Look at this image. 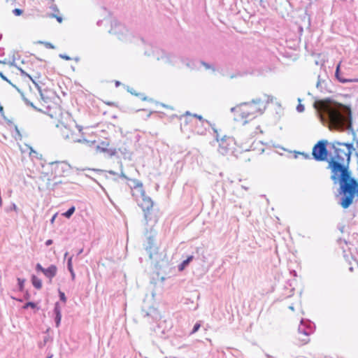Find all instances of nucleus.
<instances>
[{
    "label": "nucleus",
    "mask_w": 358,
    "mask_h": 358,
    "mask_svg": "<svg viewBox=\"0 0 358 358\" xmlns=\"http://www.w3.org/2000/svg\"><path fill=\"white\" fill-rule=\"evenodd\" d=\"M349 164L345 162L329 159L328 168L331 171V178L342 183L341 189L343 196L340 204L343 208H348L353 202L354 198L358 197V182L350 177L348 169Z\"/></svg>",
    "instance_id": "f257e3e1"
},
{
    "label": "nucleus",
    "mask_w": 358,
    "mask_h": 358,
    "mask_svg": "<svg viewBox=\"0 0 358 358\" xmlns=\"http://www.w3.org/2000/svg\"><path fill=\"white\" fill-rule=\"evenodd\" d=\"M268 101V98L264 101L257 99L251 102L242 103L231 108V111L234 113L236 120L243 121L245 124L262 115L266 108Z\"/></svg>",
    "instance_id": "f03ea898"
},
{
    "label": "nucleus",
    "mask_w": 358,
    "mask_h": 358,
    "mask_svg": "<svg viewBox=\"0 0 358 358\" xmlns=\"http://www.w3.org/2000/svg\"><path fill=\"white\" fill-rule=\"evenodd\" d=\"M152 52L150 53L145 51V54L148 55H152L157 60L161 61L164 64L176 66L180 67V64H185L187 67L190 69H199L201 66H205L206 69L210 68V66L203 62L198 60H192L188 62H185L184 59H180L178 55L173 52H166L163 49L158 47H151Z\"/></svg>",
    "instance_id": "7ed1b4c3"
},
{
    "label": "nucleus",
    "mask_w": 358,
    "mask_h": 358,
    "mask_svg": "<svg viewBox=\"0 0 358 358\" xmlns=\"http://www.w3.org/2000/svg\"><path fill=\"white\" fill-rule=\"evenodd\" d=\"M127 185L131 189L133 199L144 212L145 219L148 220V213L153 207V201L146 195L143 183L141 181L136 179H129Z\"/></svg>",
    "instance_id": "20e7f679"
},
{
    "label": "nucleus",
    "mask_w": 358,
    "mask_h": 358,
    "mask_svg": "<svg viewBox=\"0 0 358 358\" xmlns=\"http://www.w3.org/2000/svg\"><path fill=\"white\" fill-rule=\"evenodd\" d=\"M334 155L330 159L350 163L351 154L354 150L352 143L334 142L332 143Z\"/></svg>",
    "instance_id": "39448f33"
},
{
    "label": "nucleus",
    "mask_w": 358,
    "mask_h": 358,
    "mask_svg": "<svg viewBox=\"0 0 358 358\" xmlns=\"http://www.w3.org/2000/svg\"><path fill=\"white\" fill-rule=\"evenodd\" d=\"M328 142L326 140L318 141L313 148L312 155L316 161L324 162L328 159Z\"/></svg>",
    "instance_id": "423d86ee"
},
{
    "label": "nucleus",
    "mask_w": 358,
    "mask_h": 358,
    "mask_svg": "<svg viewBox=\"0 0 358 358\" xmlns=\"http://www.w3.org/2000/svg\"><path fill=\"white\" fill-rule=\"evenodd\" d=\"M213 130L215 133L216 140L218 142V152L223 155L232 152L235 144L233 138L224 136L220 140H219L217 130L215 129H213Z\"/></svg>",
    "instance_id": "0eeeda50"
},
{
    "label": "nucleus",
    "mask_w": 358,
    "mask_h": 358,
    "mask_svg": "<svg viewBox=\"0 0 358 358\" xmlns=\"http://www.w3.org/2000/svg\"><path fill=\"white\" fill-rule=\"evenodd\" d=\"M74 126L78 128L79 132L82 131V127L77 126L75 123H72V125H64L62 124L61 131L64 138L69 140L72 142L81 143L87 141L85 139H80L77 138L76 134L73 131L72 127Z\"/></svg>",
    "instance_id": "6e6552de"
},
{
    "label": "nucleus",
    "mask_w": 358,
    "mask_h": 358,
    "mask_svg": "<svg viewBox=\"0 0 358 358\" xmlns=\"http://www.w3.org/2000/svg\"><path fill=\"white\" fill-rule=\"evenodd\" d=\"M52 171L57 176H63L69 173L71 166L66 162H53L50 163Z\"/></svg>",
    "instance_id": "1a4fd4ad"
},
{
    "label": "nucleus",
    "mask_w": 358,
    "mask_h": 358,
    "mask_svg": "<svg viewBox=\"0 0 358 358\" xmlns=\"http://www.w3.org/2000/svg\"><path fill=\"white\" fill-rule=\"evenodd\" d=\"M192 127H193L191 128L192 131L199 135H203L206 134L207 129L210 127V124L208 121L204 120L201 115H199Z\"/></svg>",
    "instance_id": "9d476101"
},
{
    "label": "nucleus",
    "mask_w": 358,
    "mask_h": 358,
    "mask_svg": "<svg viewBox=\"0 0 358 358\" xmlns=\"http://www.w3.org/2000/svg\"><path fill=\"white\" fill-rule=\"evenodd\" d=\"M110 32L117 35L118 38L122 41H126L127 36L130 34L125 26L117 22H114L112 24Z\"/></svg>",
    "instance_id": "9b49d317"
},
{
    "label": "nucleus",
    "mask_w": 358,
    "mask_h": 358,
    "mask_svg": "<svg viewBox=\"0 0 358 358\" xmlns=\"http://www.w3.org/2000/svg\"><path fill=\"white\" fill-rule=\"evenodd\" d=\"M329 116L331 124L336 127H343L346 122V117L337 110H330Z\"/></svg>",
    "instance_id": "f8f14e48"
},
{
    "label": "nucleus",
    "mask_w": 358,
    "mask_h": 358,
    "mask_svg": "<svg viewBox=\"0 0 358 358\" xmlns=\"http://www.w3.org/2000/svg\"><path fill=\"white\" fill-rule=\"evenodd\" d=\"M146 251L149 254L150 259L157 261L159 257V249L155 245V239L152 236L148 238V243L145 247Z\"/></svg>",
    "instance_id": "ddd939ff"
},
{
    "label": "nucleus",
    "mask_w": 358,
    "mask_h": 358,
    "mask_svg": "<svg viewBox=\"0 0 358 358\" xmlns=\"http://www.w3.org/2000/svg\"><path fill=\"white\" fill-rule=\"evenodd\" d=\"M36 270L42 272L45 276L49 279L50 282H52V278L56 275L57 272V266L53 264L50 265L47 268H44L41 264H37L36 265Z\"/></svg>",
    "instance_id": "4468645a"
},
{
    "label": "nucleus",
    "mask_w": 358,
    "mask_h": 358,
    "mask_svg": "<svg viewBox=\"0 0 358 358\" xmlns=\"http://www.w3.org/2000/svg\"><path fill=\"white\" fill-rule=\"evenodd\" d=\"M198 115H191L189 112H187L186 114L181 117V128H185L187 126H189V129L191 130V128H192L194 123L198 117Z\"/></svg>",
    "instance_id": "2eb2a0df"
},
{
    "label": "nucleus",
    "mask_w": 358,
    "mask_h": 358,
    "mask_svg": "<svg viewBox=\"0 0 358 358\" xmlns=\"http://www.w3.org/2000/svg\"><path fill=\"white\" fill-rule=\"evenodd\" d=\"M266 148V145H264L263 143L260 141H253L250 146V150H257V152H259V154H262V152H264Z\"/></svg>",
    "instance_id": "dca6fc26"
},
{
    "label": "nucleus",
    "mask_w": 358,
    "mask_h": 358,
    "mask_svg": "<svg viewBox=\"0 0 358 358\" xmlns=\"http://www.w3.org/2000/svg\"><path fill=\"white\" fill-rule=\"evenodd\" d=\"M297 340L299 345H304L310 342L309 335L306 332L299 331Z\"/></svg>",
    "instance_id": "f3484780"
},
{
    "label": "nucleus",
    "mask_w": 358,
    "mask_h": 358,
    "mask_svg": "<svg viewBox=\"0 0 358 358\" xmlns=\"http://www.w3.org/2000/svg\"><path fill=\"white\" fill-rule=\"evenodd\" d=\"M341 62H340L337 66H336V72H335V76L336 77V78L341 83H347V82H358V79H354V80H347V79H345V78H343L341 76H340V68H341Z\"/></svg>",
    "instance_id": "a211bd4d"
},
{
    "label": "nucleus",
    "mask_w": 358,
    "mask_h": 358,
    "mask_svg": "<svg viewBox=\"0 0 358 358\" xmlns=\"http://www.w3.org/2000/svg\"><path fill=\"white\" fill-rule=\"evenodd\" d=\"M166 321H160L159 324H157V327L154 329L156 334L159 336H164L166 333V330L165 328H163L164 324H165Z\"/></svg>",
    "instance_id": "6ab92c4d"
},
{
    "label": "nucleus",
    "mask_w": 358,
    "mask_h": 358,
    "mask_svg": "<svg viewBox=\"0 0 358 358\" xmlns=\"http://www.w3.org/2000/svg\"><path fill=\"white\" fill-rule=\"evenodd\" d=\"M31 282H32L33 286L37 289H40L42 287L41 280L35 275H32Z\"/></svg>",
    "instance_id": "aec40b11"
},
{
    "label": "nucleus",
    "mask_w": 358,
    "mask_h": 358,
    "mask_svg": "<svg viewBox=\"0 0 358 358\" xmlns=\"http://www.w3.org/2000/svg\"><path fill=\"white\" fill-rule=\"evenodd\" d=\"M150 316H151L155 320H157L160 317L159 312L155 308L150 309V312L146 313L145 315V317Z\"/></svg>",
    "instance_id": "412c9836"
},
{
    "label": "nucleus",
    "mask_w": 358,
    "mask_h": 358,
    "mask_svg": "<svg viewBox=\"0 0 358 358\" xmlns=\"http://www.w3.org/2000/svg\"><path fill=\"white\" fill-rule=\"evenodd\" d=\"M75 210H76L75 206H72L67 211L64 213L62 214V215L64 217H65L66 218L69 219L72 216V215L74 213Z\"/></svg>",
    "instance_id": "4be33fe9"
},
{
    "label": "nucleus",
    "mask_w": 358,
    "mask_h": 358,
    "mask_svg": "<svg viewBox=\"0 0 358 358\" xmlns=\"http://www.w3.org/2000/svg\"><path fill=\"white\" fill-rule=\"evenodd\" d=\"M17 210H18V208L14 203H12L9 206H8L5 208V211L7 213H9L10 211L17 212Z\"/></svg>",
    "instance_id": "5701e85b"
},
{
    "label": "nucleus",
    "mask_w": 358,
    "mask_h": 358,
    "mask_svg": "<svg viewBox=\"0 0 358 358\" xmlns=\"http://www.w3.org/2000/svg\"><path fill=\"white\" fill-rule=\"evenodd\" d=\"M17 280L18 289L20 292H22L24 290L25 280L17 278Z\"/></svg>",
    "instance_id": "b1692460"
},
{
    "label": "nucleus",
    "mask_w": 358,
    "mask_h": 358,
    "mask_svg": "<svg viewBox=\"0 0 358 358\" xmlns=\"http://www.w3.org/2000/svg\"><path fill=\"white\" fill-rule=\"evenodd\" d=\"M201 327V321H198L194 326L192 331L190 332V334H195Z\"/></svg>",
    "instance_id": "393cba45"
},
{
    "label": "nucleus",
    "mask_w": 358,
    "mask_h": 358,
    "mask_svg": "<svg viewBox=\"0 0 358 358\" xmlns=\"http://www.w3.org/2000/svg\"><path fill=\"white\" fill-rule=\"evenodd\" d=\"M54 315H62L61 308L58 302H57L55 305L54 308Z\"/></svg>",
    "instance_id": "a878e982"
},
{
    "label": "nucleus",
    "mask_w": 358,
    "mask_h": 358,
    "mask_svg": "<svg viewBox=\"0 0 358 358\" xmlns=\"http://www.w3.org/2000/svg\"><path fill=\"white\" fill-rule=\"evenodd\" d=\"M62 315H55V322L57 327H58L60 325Z\"/></svg>",
    "instance_id": "bb28decb"
},
{
    "label": "nucleus",
    "mask_w": 358,
    "mask_h": 358,
    "mask_svg": "<svg viewBox=\"0 0 358 358\" xmlns=\"http://www.w3.org/2000/svg\"><path fill=\"white\" fill-rule=\"evenodd\" d=\"M17 69L20 71V75L22 76H25V77H27L29 78L30 80H32V78L27 73L25 72L22 68H20V67H17Z\"/></svg>",
    "instance_id": "cd10ccee"
},
{
    "label": "nucleus",
    "mask_w": 358,
    "mask_h": 358,
    "mask_svg": "<svg viewBox=\"0 0 358 358\" xmlns=\"http://www.w3.org/2000/svg\"><path fill=\"white\" fill-rule=\"evenodd\" d=\"M72 259H73V257H69L68 258V260H67V268L68 270H71L73 269V265H72Z\"/></svg>",
    "instance_id": "c85d7f7f"
},
{
    "label": "nucleus",
    "mask_w": 358,
    "mask_h": 358,
    "mask_svg": "<svg viewBox=\"0 0 358 358\" xmlns=\"http://www.w3.org/2000/svg\"><path fill=\"white\" fill-rule=\"evenodd\" d=\"M194 259V256L190 255L185 260L182 261V263L187 266Z\"/></svg>",
    "instance_id": "c756f323"
},
{
    "label": "nucleus",
    "mask_w": 358,
    "mask_h": 358,
    "mask_svg": "<svg viewBox=\"0 0 358 358\" xmlns=\"http://www.w3.org/2000/svg\"><path fill=\"white\" fill-rule=\"evenodd\" d=\"M29 307L34 308L36 307V304L34 302H27L23 306L24 309L28 308Z\"/></svg>",
    "instance_id": "7c9ffc66"
},
{
    "label": "nucleus",
    "mask_w": 358,
    "mask_h": 358,
    "mask_svg": "<svg viewBox=\"0 0 358 358\" xmlns=\"http://www.w3.org/2000/svg\"><path fill=\"white\" fill-rule=\"evenodd\" d=\"M59 299L65 303L66 301V297L65 296V294L61 291L59 292Z\"/></svg>",
    "instance_id": "2f4dec72"
},
{
    "label": "nucleus",
    "mask_w": 358,
    "mask_h": 358,
    "mask_svg": "<svg viewBox=\"0 0 358 358\" xmlns=\"http://www.w3.org/2000/svg\"><path fill=\"white\" fill-rule=\"evenodd\" d=\"M13 14L15 15L18 16V15H20L22 13V10L19 9V8H15L13 10Z\"/></svg>",
    "instance_id": "473e14b6"
},
{
    "label": "nucleus",
    "mask_w": 358,
    "mask_h": 358,
    "mask_svg": "<svg viewBox=\"0 0 358 358\" xmlns=\"http://www.w3.org/2000/svg\"><path fill=\"white\" fill-rule=\"evenodd\" d=\"M42 43L44 44V45L47 48H49V49H54L55 48V46L49 43V42H42Z\"/></svg>",
    "instance_id": "72a5a7b5"
},
{
    "label": "nucleus",
    "mask_w": 358,
    "mask_h": 358,
    "mask_svg": "<svg viewBox=\"0 0 358 358\" xmlns=\"http://www.w3.org/2000/svg\"><path fill=\"white\" fill-rule=\"evenodd\" d=\"M315 105H317L320 109H324V108L326 107L325 103H323L322 101H319L316 103Z\"/></svg>",
    "instance_id": "f704fd0d"
},
{
    "label": "nucleus",
    "mask_w": 358,
    "mask_h": 358,
    "mask_svg": "<svg viewBox=\"0 0 358 358\" xmlns=\"http://www.w3.org/2000/svg\"><path fill=\"white\" fill-rule=\"evenodd\" d=\"M59 57L60 58H62L64 59H66V60H71V57H69L68 55H64V54H60L59 55Z\"/></svg>",
    "instance_id": "c9c22d12"
},
{
    "label": "nucleus",
    "mask_w": 358,
    "mask_h": 358,
    "mask_svg": "<svg viewBox=\"0 0 358 358\" xmlns=\"http://www.w3.org/2000/svg\"><path fill=\"white\" fill-rule=\"evenodd\" d=\"M186 265H185L182 262L178 266L179 271H182L186 268Z\"/></svg>",
    "instance_id": "e433bc0d"
},
{
    "label": "nucleus",
    "mask_w": 358,
    "mask_h": 358,
    "mask_svg": "<svg viewBox=\"0 0 358 358\" xmlns=\"http://www.w3.org/2000/svg\"><path fill=\"white\" fill-rule=\"evenodd\" d=\"M69 271L70 272L71 278L73 280L75 279V277H76V274H75V272H74L73 269L69 270Z\"/></svg>",
    "instance_id": "4c0bfd02"
},
{
    "label": "nucleus",
    "mask_w": 358,
    "mask_h": 358,
    "mask_svg": "<svg viewBox=\"0 0 358 358\" xmlns=\"http://www.w3.org/2000/svg\"><path fill=\"white\" fill-rule=\"evenodd\" d=\"M120 176L121 178H125L127 180V182H129V178L122 171Z\"/></svg>",
    "instance_id": "58836bf2"
},
{
    "label": "nucleus",
    "mask_w": 358,
    "mask_h": 358,
    "mask_svg": "<svg viewBox=\"0 0 358 358\" xmlns=\"http://www.w3.org/2000/svg\"><path fill=\"white\" fill-rule=\"evenodd\" d=\"M0 77H1L3 80H6V81H7V82H8V83H10V81L8 80V78H6V76H5L2 73H1V72H0Z\"/></svg>",
    "instance_id": "ea45409f"
},
{
    "label": "nucleus",
    "mask_w": 358,
    "mask_h": 358,
    "mask_svg": "<svg viewBox=\"0 0 358 358\" xmlns=\"http://www.w3.org/2000/svg\"><path fill=\"white\" fill-rule=\"evenodd\" d=\"M52 240L48 239L45 241V244L46 246H49V245H52Z\"/></svg>",
    "instance_id": "a19ab883"
},
{
    "label": "nucleus",
    "mask_w": 358,
    "mask_h": 358,
    "mask_svg": "<svg viewBox=\"0 0 358 358\" xmlns=\"http://www.w3.org/2000/svg\"><path fill=\"white\" fill-rule=\"evenodd\" d=\"M52 17H55L57 18V20L59 22H62V17H56L55 15H53Z\"/></svg>",
    "instance_id": "79ce46f5"
},
{
    "label": "nucleus",
    "mask_w": 358,
    "mask_h": 358,
    "mask_svg": "<svg viewBox=\"0 0 358 358\" xmlns=\"http://www.w3.org/2000/svg\"><path fill=\"white\" fill-rule=\"evenodd\" d=\"M4 55V51L3 48H0V57H3Z\"/></svg>",
    "instance_id": "37998d69"
},
{
    "label": "nucleus",
    "mask_w": 358,
    "mask_h": 358,
    "mask_svg": "<svg viewBox=\"0 0 358 358\" xmlns=\"http://www.w3.org/2000/svg\"><path fill=\"white\" fill-rule=\"evenodd\" d=\"M3 106L0 104V113H1V114H3Z\"/></svg>",
    "instance_id": "c03bdc74"
},
{
    "label": "nucleus",
    "mask_w": 358,
    "mask_h": 358,
    "mask_svg": "<svg viewBox=\"0 0 358 358\" xmlns=\"http://www.w3.org/2000/svg\"><path fill=\"white\" fill-rule=\"evenodd\" d=\"M24 101H25V102H26V103H27V105H30V106H33V104H32L31 103H29V101H27V99H24Z\"/></svg>",
    "instance_id": "a18cd8bd"
},
{
    "label": "nucleus",
    "mask_w": 358,
    "mask_h": 358,
    "mask_svg": "<svg viewBox=\"0 0 358 358\" xmlns=\"http://www.w3.org/2000/svg\"><path fill=\"white\" fill-rule=\"evenodd\" d=\"M56 216H57V214H55V215L52 217V219H51V222H53L55 221V219Z\"/></svg>",
    "instance_id": "49530a36"
},
{
    "label": "nucleus",
    "mask_w": 358,
    "mask_h": 358,
    "mask_svg": "<svg viewBox=\"0 0 358 358\" xmlns=\"http://www.w3.org/2000/svg\"><path fill=\"white\" fill-rule=\"evenodd\" d=\"M52 8V10H58V9L57 8L56 6H53L51 7Z\"/></svg>",
    "instance_id": "de8ad7c7"
},
{
    "label": "nucleus",
    "mask_w": 358,
    "mask_h": 358,
    "mask_svg": "<svg viewBox=\"0 0 358 358\" xmlns=\"http://www.w3.org/2000/svg\"><path fill=\"white\" fill-rule=\"evenodd\" d=\"M241 187H242L243 189H244L245 190H248V188L246 186H245V185H241Z\"/></svg>",
    "instance_id": "09e8293b"
},
{
    "label": "nucleus",
    "mask_w": 358,
    "mask_h": 358,
    "mask_svg": "<svg viewBox=\"0 0 358 358\" xmlns=\"http://www.w3.org/2000/svg\"><path fill=\"white\" fill-rule=\"evenodd\" d=\"M120 85V83L119 81H116L115 85L117 87Z\"/></svg>",
    "instance_id": "8fccbe9b"
},
{
    "label": "nucleus",
    "mask_w": 358,
    "mask_h": 358,
    "mask_svg": "<svg viewBox=\"0 0 358 358\" xmlns=\"http://www.w3.org/2000/svg\"><path fill=\"white\" fill-rule=\"evenodd\" d=\"M83 252V249L79 250L78 255H80Z\"/></svg>",
    "instance_id": "3c124183"
},
{
    "label": "nucleus",
    "mask_w": 358,
    "mask_h": 358,
    "mask_svg": "<svg viewBox=\"0 0 358 358\" xmlns=\"http://www.w3.org/2000/svg\"><path fill=\"white\" fill-rule=\"evenodd\" d=\"M109 173L110 174H112V175H115V173L114 171H110Z\"/></svg>",
    "instance_id": "603ef678"
},
{
    "label": "nucleus",
    "mask_w": 358,
    "mask_h": 358,
    "mask_svg": "<svg viewBox=\"0 0 358 358\" xmlns=\"http://www.w3.org/2000/svg\"><path fill=\"white\" fill-rule=\"evenodd\" d=\"M101 20H99V21L97 22V24H98V25H100V24H101Z\"/></svg>",
    "instance_id": "864d4df0"
},
{
    "label": "nucleus",
    "mask_w": 358,
    "mask_h": 358,
    "mask_svg": "<svg viewBox=\"0 0 358 358\" xmlns=\"http://www.w3.org/2000/svg\"><path fill=\"white\" fill-rule=\"evenodd\" d=\"M68 252H66L65 254H64V257L66 258L67 255H68Z\"/></svg>",
    "instance_id": "5fc2aeb1"
},
{
    "label": "nucleus",
    "mask_w": 358,
    "mask_h": 358,
    "mask_svg": "<svg viewBox=\"0 0 358 358\" xmlns=\"http://www.w3.org/2000/svg\"><path fill=\"white\" fill-rule=\"evenodd\" d=\"M129 92L131 94H134V90H129Z\"/></svg>",
    "instance_id": "6e6d98bb"
},
{
    "label": "nucleus",
    "mask_w": 358,
    "mask_h": 358,
    "mask_svg": "<svg viewBox=\"0 0 358 358\" xmlns=\"http://www.w3.org/2000/svg\"><path fill=\"white\" fill-rule=\"evenodd\" d=\"M101 189L105 192L103 187L101 186Z\"/></svg>",
    "instance_id": "4d7b16f0"
},
{
    "label": "nucleus",
    "mask_w": 358,
    "mask_h": 358,
    "mask_svg": "<svg viewBox=\"0 0 358 358\" xmlns=\"http://www.w3.org/2000/svg\"><path fill=\"white\" fill-rule=\"evenodd\" d=\"M47 358H50V357H47Z\"/></svg>",
    "instance_id": "13d9d810"
}]
</instances>
